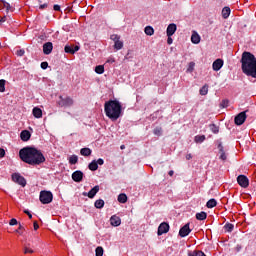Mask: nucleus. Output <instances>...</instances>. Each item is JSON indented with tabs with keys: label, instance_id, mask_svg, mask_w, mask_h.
I'll list each match as a JSON object with an SVG mask.
<instances>
[{
	"label": "nucleus",
	"instance_id": "nucleus-1",
	"mask_svg": "<svg viewBox=\"0 0 256 256\" xmlns=\"http://www.w3.org/2000/svg\"><path fill=\"white\" fill-rule=\"evenodd\" d=\"M19 157L23 163H27L28 165H41V163H45L43 152L31 146L20 149Z\"/></svg>",
	"mask_w": 256,
	"mask_h": 256
},
{
	"label": "nucleus",
	"instance_id": "nucleus-2",
	"mask_svg": "<svg viewBox=\"0 0 256 256\" xmlns=\"http://www.w3.org/2000/svg\"><path fill=\"white\" fill-rule=\"evenodd\" d=\"M240 63L242 64V73L248 77L256 79V58L251 52H243Z\"/></svg>",
	"mask_w": 256,
	"mask_h": 256
},
{
	"label": "nucleus",
	"instance_id": "nucleus-3",
	"mask_svg": "<svg viewBox=\"0 0 256 256\" xmlns=\"http://www.w3.org/2000/svg\"><path fill=\"white\" fill-rule=\"evenodd\" d=\"M104 112L108 119L117 121L123 115V106L118 100H109L104 104Z\"/></svg>",
	"mask_w": 256,
	"mask_h": 256
},
{
	"label": "nucleus",
	"instance_id": "nucleus-4",
	"mask_svg": "<svg viewBox=\"0 0 256 256\" xmlns=\"http://www.w3.org/2000/svg\"><path fill=\"white\" fill-rule=\"evenodd\" d=\"M39 199L42 205H49V203L53 201V193L51 191L42 190Z\"/></svg>",
	"mask_w": 256,
	"mask_h": 256
},
{
	"label": "nucleus",
	"instance_id": "nucleus-5",
	"mask_svg": "<svg viewBox=\"0 0 256 256\" xmlns=\"http://www.w3.org/2000/svg\"><path fill=\"white\" fill-rule=\"evenodd\" d=\"M57 104L59 107H71L73 105V98L69 96H59Z\"/></svg>",
	"mask_w": 256,
	"mask_h": 256
},
{
	"label": "nucleus",
	"instance_id": "nucleus-6",
	"mask_svg": "<svg viewBox=\"0 0 256 256\" xmlns=\"http://www.w3.org/2000/svg\"><path fill=\"white\" fill-rule=\"evenodd\" d=\"M247 111L249 110L240 112L238 115L235 116L234 118L235 125L241 126L243 125V123H245V121H247Z\"/></svg>",
	"mask_w": 256,
	"mask_h": 256
},
{
	"label": "nucleus",
	"instance_id": "nucleus-7",
	"mask_svg": "<svg viewBox=\"0 0 256 256\" xmlns=\"http://www.w3.org/2000/svg\"><path fill=\"white\" fill-rule=\"evenodd\" d=\"M12 181L21 185V187H25V185H27V180H25V177L21 176L19 173L12 174Z\"/></svg>",
	"mask_w": 256,
	"mask_h": 256
},
{
	"label": "nucleus",
	"instance_id": "nucleus-8",
	"mask_svg": "<svg viewBox=\"0 0 256 256\" xmlns=\"http://www.w3.org/2000/svg\"><path fill=\"white\" fill-rule=\"evenodd\" d=\"M237 183L243 189H247V187H249V178H247L245 175H239L237 177Z\"/></svg>",
	"mask_w": 256,
	"mask_h": 256
},
{
	"label": "nucleus",
	"instance_id": "nucleus-9",
	"mask_svg": "<svg viewBox=\"0 0 256 256\" xmlns=\"http://www.w3.org/2000/svg\"><path fill=\"white\" fill-rule=\"evenodd\" d=\"M169 223L167 222H162L159 226H158V231H157V235L159 237H161V235H164V233H169Z\"/></svg>",
	"mask_w": 256,
	"mask_h": 256
},
{
	"label": "nucleus",
	"instance_id": "nucleus-10",
	"mask_svg": "<svg viewBox=\"0 0 256 256\" xmlns=\"http://www.w3.org/2000/svg\"><path fill=\"white\" fill-rule=\"evenodd\" d=\"M99 193V185L94 186L89 192H83L82 195L84 197H89V199H93L95 195Z\"/></svg>",
	"mask_w": 256,
	"mask_h": 256
},
{
	"label": "nucleus",
	"instance_id": "nucleus-11",
	"mask_svg": "<svg viewBox=\"0 0 256 256\" xmlns=\"http://www.w3.org/2000/svg\"><path fill=\"white\" fill-rule=\"evenodd\" d=\"M84 174L81 170H76L72 173V179L75 183H81L83 181Z\"/></svg>",
	"mask_w": 256,
	"mask_h": 256
},
{
	"label": "nucleus",
	"instance_id": "nucleus-12",
	"mask_svg": "<svg viewBox=\"0 0 256 256\" xmlns=\"http://www.w3.org/2000/svg\"><path fill=\"white\" fill-rule=\"evenodd\" d=\"M176 31H177V24H175V23L169 24L166 29L167 37H173V35H175Z\"/></svg>",
	"mask_w": 256,
	"mask_h": 256
},
{
	"label": "nucleus",
	"instance_id": "nucleus-13",
	"mask_svg": "<svg viewBox=\"0 0 256 256\" xmlns=\"http://www.w3.org/2000/svg\"><path fill=\"white\" fill-rule=\"evenodd\" d=\"M79 46H73V45H69L67 44L64 47V51L65 53H69L70 55H75V53H77V51H79Z\"/></svg>",
	"mask_w": 256,
	"mask_h": 256
},
{
	"label": "nucleus",
	"instance_id": "nucleus-14",
	"mask_svg": "<svg viewBox=\"0 0 256 256\" xmlns=\"http://www.w3.org/2000/svg\"><path fill=\"white\" fill-rule=\"evenodd\" d=\"M53 52V43L52 42H46L43 45V53L44 55H51Z\"/></svg>",
	"mask_w": 256,
	"mask_h": 256
},
{
	"label": "nucleus",
	"instance_id": "nucleus-15",
	"mask_svg": "<svg viewBox=\"0 0 256 256\" xmlns=\"http://www.w3.org/2000/svg\"><path fill=\"white\" fill-rule=\"evenodd\" d=\"M223 64V59H216L212 64L213 71H221V69L223 68Z\"/></svg>",
	"mask_w": 256,
	"mask_h": 256
},
{
	"label": "nucleus",
	"instance_id": "nucleus-16",
	"mask_svg": "<svg viewBox=\"0 0 256 256\" xmlns=\"http://www.w3.org/2000/svg\"><path fill=\"white\" fill-rule=\"evenodd\" d=\"M191 233V228H189V223L185 224L183 227L179 230L180 237H187Z\"/></svg>",
	"mask_w": 256,
	"mask_h": 256
},
{
	"label": "nucleus",
	"instance_id": "nucleus-17",
	"mask_svg": "<svg viewBox=\"0 0 256 256\" xmlns=\"http://www.w3.org/2000/svg\"><path fill=\"white\" fill-rule=\"evenodd\" d=\"M218 149H219V159H221V161H227V154H225V148L223 147V143H219L218 144Z\"/></svg>",
	"mask_w": 256,
	"mask_h": 256
},
{
	"label": "nucleus",
	"instance_id": "nucleus-18",
	"mask_svg": "<svg viewBox=\"0 0 256 256\" xmlns=\"http://www.w3.org/2000/svg\"><path fill=\"white\" fill-rule=\"evenodd\" d=\"M110 224L112 225V227H119V225H121V218L117 215L111 216Z\"/></svg>",
	"mask_w": 256,
	"mask_h": 256
},
{
	"label": "nucleus",
	"instance_id": "nucleus-19",
	"mask_svg": "<svg viewBox=\"0 0 256 256\" xmlns=\"http://www.w3.org/2000/svg\"><path fill=\"white\" fill-rule=\"evenodd\" d=\"M191 42H192L194 45H199V43H201V36H200L199 33H197L196 31H194V32L192 33Z\"/></svg>",
	"mask_w": 256,
	"mask_h": 256
},
{
	"label": "nucleus",
	"instance_id": "nucleus-20",
	"mask_svg": "<svg viewBox=\"0 0 256 256\" xmlns=\"http://www.w3.org/2000/svg\"><path fill=\"white\" fill-rule=\"evenodd\" d=\"M32 115L36 119H41V117H43V110H41V108H39V107H34L32 110Z\"/></svg>",
	"mask_w": 256,
	"mask_h": 256
},
{
	"label": "nucleus",
	"instance_id": "nucleus-21",
	"mask_svg": "<svg viewBox=\"0 0 256 256\" xmlns=\"http://www.w3.org/2000/svg\"><path fill=\"white\" fill-rule=\"evenodd\" d=\"M20 138H21L23 141H29V139H31V132H29V130H23V131L20 133Z\"/></svg>",
	"mask_w": 256,
	"mask_h": 256
},
{
	"label": "nucleus",
	"instance_id": "nucleus-22",
	"mask_svg": "<svg viewBox=\"0 0 256 256\" xmlns=\"http://www.w3.org/2000/svg\"><path fill=\"white\" fill-rule=\"evenodd\" d=\"M0 7H3L4 9H6L7 13H9V11H12L11 4H9L5 0H0Z\"/></svg>",
	"mask_w": 256,
	"mask_h": 256
},
{
	"label": "nucleus",
	"instance_id": "nucleus-23",
	"mask_svg": "<svg viewBox=\"0 0 256 256\" xmlns=\"http://www.w3.org/2000/svg\"><path fill=\"white\" fill-rule=\"evenodd\" d=\"M223 229L226 233H233V229H235V225H233L232 223L227 222L224 225Z\"/></svg>",
	"mask_w": 256,
	"mask_h": 256
},
{
	"label": "nucleus",
	"instance_id": "nucleus-24",
	"mask_svg": "<svg viewBox=\"0 0 256 256\" xmlns=\"http://www.w3.org/2000/svg\"><path fill=\"white\" fill-rule=\"evenodd\" d=\"M229 15H231V8L226 6L222 9V17L223 19H229Z\"/></svg>",
	"mask_w": 256,
	"mask_h": 256
},
{
	"label": "nucleus",
	"instance_id": "nucleus-25",
	"mask_svg": "<svg viewBox=\"0 0 256 256\" xmlns=\"http://www.w3.org/2000/svg\"><path fill=\"white\" fill-rule=\"evenodd\" d=\"M206 207L208 209H213V207H217V200L215 198L208 200V202L206 203Z\"/></svg>",
	"mask_w": 256,
	"mask_h": 256
},
{
	"label": "nucleus",
	"instance_id": "nucleus-26",
	"mask_svg": "<svg viewBox=\"0 0 256 256\" xmlns=\"http://www.w3.org/2000/svg\"><path fill=\"white\" fill-rule=\"evenodd\" d=\"M94 207H96V209H103V207H105V201L103 199L96 200Z\"/></svg>",
	"mask_w": 256,
	"mask_h": 256
},
{
	"label": "nucleus",
	"instance_id": "nucleus-27",
	"mask_svg": "<svg viewBox=\"0 0 256 256\" xmlns=\"http://www.w3.org/2000/svg\"><path fill=\"white\" fill-rule=\"evenodd\" d=\"M91 153H92L91 148H82L80 150V155H82L83 157H89Z\"/></svg>",
	"mask_w": 256,
	"mask_h": 256
},
{
	"label": "nucleus",
	"instance_id": "nucleus-28",
	"mask_svg": "<svg viewBox=\"0 0 256 256\" xmlns=\"http://www.w3.org/2000/svg\"><path fill=\"white\" fill-rule=\"evenodd\" d=\"M196 219L198 221H205V219H207V212H199V213H196Z\"/></svg>",
	"mask_w": 256,
	"mask_h": 256
},
{
	"label": "nucleus",
	"instance_id": "nucleus-29",
	"mask_svg": "<svg viewBox=\"0 0 256 256\" xmlns=\"http://www.w3.org/2000/svg\"><path fill=\"white\" fill-rule=\"evenodd\" d=\"M88 169L90 171H97L99 169V166L97 165V160H93L89 165Z\"/></svg>",
	"mask_w": 256,
	"mask_h": 256
},
{
	"label": "nucleus",
	"instance_id": "nucleus-30",
	"mask_svg": "<svg viewBox=\"0 0 256 256\" xmlns=\"http://www.w3.org/2000/svg\"><path fill=\"white\" fill-rule=\"evenodd\" d=\"M95 73H97L98 75H103L105 73V67L103 65L96 66Z\"/></svg>",
	"mask_w": 256,
	"mask_h": 256
},
{
	"label": "nucleus",
	"instance_id": "nucleus-31",
	"mask_svg": "<svg viewBox=\"0 0 256 256\" xmlns=\"http://www.w3.org/2000/svg\"><path fill=\"white\" fill-rule=\"evenodd\" d=\"M78 161H79V157L77 155H72L69 158L70 165H77Z\"/></svg>",
	"mask_w": 256,
	"mask_h": 256
},
{
	"label": "nucleus",
	"instance_id": "nucleus-32",
	"mask_svg": "<svg viewBox=\"0 0 256 256\" xmlns=\"http://www.w3.org/2000/svg\"><path fill=\"white\" fill-rule=\"evenodd\" d=\"M144 33H146L147 35H149L151 37V35H154L155 30L151 26H146L144 29Z\"/></svg>",
	"mask_w": 256,
	"mask_h": 256
},
{
	"label": "nucleus",
	"instance_id": "nucleus-33",
	"mask_svg": "<svg viewBox=\"0 0 256 256\" xmlns=\"http://www.w3.org/2000/svg\"><path fill=\"white\" fill-rule=\"evenodd\" d=\"M188 256H207L201 250H194L193 252L188 253Z\"/></svg>",
	"mask_w": 256,
	"mask_h": 256
},
{
	"label": "nucleus",
	"instance_id": "nucleus-34",
	"mask_svg": "<svg viewBox=\"0 0 256 256\" xmlns=\"http://www.w3.org/2000/svg\"><path fill=\"white\" fill-rule=\"evenodd\" d=\"M154 135H156L157 137H161V135H163V128L161 127H156L153 130Z\"/></svg>",
	"mask_w": 256,
	"mask_h": 256
},
{
	"label": "nucleus",
	"instance_id": "nucleus-35",
	"mask_svg": "<svg viewBox=\"0 0 256 256\" xmlns=\"http://www.w3.org/2000/svg\"><path fill=\"white\" fill-rule=\"evenodd\" d=\"M114 49H116V51H120V49H123V41L119 40L117 42H114Z\"/></svg>",
	"mask_w": 256,
	"mask_h": 256
},
{
	"label": "nucleus",
	"instance_id": "nucleus-36",
	"mask_svg": "<svg viewBox=\"0 0 256 256\" xmlns=\"http://www.w3.org/2000/svg\"><path fill=\"white\" fill-rule=\"evenodd\" d=\"M194 141L195 143H203L205 141V135H196Z\"/></svg>",
	"mask_w": 256,
	"mask_h": 256
},
{
	"label": "nucleus",
	"instance_id": "nucleus-37",
	"mask_svg": "<svg viewBox=\"0 0 256 256\" xmlns=\"http://www.w3.org/2000/svg\"><path fill=\"white\" fill-rule=\"evenodd\" d=\"M195 71V62H190L186 70L187 73H193Z\"/></svg>",
	"mask_w": 256,
	"mask_h": 256
},
{
	"label": "nucleus",
	"instance_id": "nucleus-38",
	"mask_svg": "<svg viewBox=\"0 0 256 256\" xmlns=\"http://www.w3.org/2000/svg\"><path fill=\"white\" fill-rule=\"evenodd\" d=\"M127 201V194H119L118 195V202L119 203H125Z\"/></svg>",
	"mask_w": 256,
	"mask_h": 256
},
{
	"label": "nucleus",
	"instance_id": "nucleus-39",
	"mask_svg": "<svg viewBox=\"0 0 256 256\" xmlns=\"http://www.w3.org/2000/svg\"><path fill=\"white\" fill-rule=\"evenodd\" d=\"M209 93V86L204 85L202 88H200V95H207Z\"/></svg>",
	"mask_w": 256,
	"mask_h": 256
},
{
	"label": "nucleus",
	"instance_id": "nucleus-40",
	"mask_svg": "<svg viewBox=\"0 0 256 256\" xmlns=\"http://www.w3.org/2000/svg\"><path fill=\"white\" fill-rule=\"evenodd\" d=\"M29 241H31V243H34V245H37V243H41V238H39V236L34 235V237L30 238Z\"/></svg>",
	"mask_w": 256,
	"mask_h": 256
},
{
	"label": "nucleus",
	"instance_id": "nucleus-41",
	"mask_svg": "<svg viewBox=\"0 0 256 256\" xmlns=\"http://www.w3.org/2000/svg\"><path fill=\"white\" fill-rule=\"evenodd\" d=\"M5 83H7L5 79L0 80V93H5Z\"/></svg>",
	"mask_w": 256,
	"mask_h": 256
},
{
	"label": "nucleus",
	"instance_id": "nucleus-42",
	"mask_svg": "<svg viewBox=\"0 0 256 256\" xmlns=\"http://www.w3.org/2000/svg\"><path fill=\"white\" fill-rule=\"evenodd\" d=\"M110 39L114 41V43H117V41H121V36L117 34H113L110 36Z\"/></svg>",
	"mask_w": 256,
	"mask_h": 256
},
{
	"label": "nucleus",
	"instance_id": "nucleus-43",
	"mask_svg": "<svg viewBox=\"0 0 256 256\" xmlns=\"http://www.w3.org/2000/svg\"><path fill=\"white\" fill-rule=\"evenodd\" d=\"M96 256H103V247L98 246L95 250Z\"/></svg>",
	"mask_w": 256,
	"mask_h": 256
},
{
	"label": "nucleus",
	"instance_id": "nucleus-44",
	"mask_svg": "<svg viewBox=\"0 0 256 256\" xmlns=\"http://www.w3.org/2000/svg\"><path fill=\"white\" fill-rule=\"evenodd\" d=\"M210 129L212 133H219V127H217L215 124L210 125Z\"/></svg>",
	"mask_w": 256,
	"mask_h": 256
},
{
	"label": "nucleus",
	"instance_id": "nucleus-45",
	"mask_svg": "<svg viewBox=\"0 0 256 256\" xmlns=\"http://www.w3.org/2000/svg\"><path fill=\"white\" fill-rule=\"evenodd\" d=\"M16 55L18 57H23L25 55V50H23V49L17 50Z\"/></svg>",
	"mask_w": 256,
	"mask_h": 256
},
{
	"label": "nucleus",
	"instance_id": "nucleus-46",
	"mask_svg": "<svg viewBox=\"0 0 256 256\" xmlns=\"http://www.w3.org/2000/svg\"><path fill=\"white\" fill-rule=\"evenodd\" d=\"M221 106L224 107V108L229 107V100H222Z\"/></svg>",
	"mask_w": 256,
	"mask_h": 256
},
{
	"label": "nucleus",
	"instance_id": "nucleus-47",
	"mask_svg": "<svg viewBox=\"0 0 256 256\" xmlns=\"http://www.w3.org/2000/svg\"><path fill=\"white\" fill-rule=\"evenodd\" d=\"M40 67H41V69H47V67H49V63H47V62H42L41 64H40Z\"/></svg>",
	"mask_w": 256,
	"mask_h": 256
},
{
	"label": "nucleus",
	"instance_id": "nucleus-48",
	"mask_svg": "<svg viewBox=\"0 0 256 256\" xmlns=\"http://www.w3.org/2000/svg\"><path fill=\"white\" fill-rule=\"evenodd\" d=\"M23 225L19 224L18 229L16 230V233H19V235H23V232H21V230H23Z\"/></svg>",
	"mask_w": 256,
	"mask_h": 256
},
{
	"label": "nucleus",
	"instance_id": "nucleus-49",
	"mask_svg": "<svg viewBox=\"0 0 256 256\" xmlns=\"http://www.w3.org/2000/svg\"><path fill=\"white\" fill-rule=\"evenodd\" d=\"M106 63H109L110 65H112V63H115V58L109 57V58L107 59Z\"/></svg>",
	"mask_w": 256,
	"mask_h": 256
},
{
	"label": "nucleus",
	"instance_id": "nucleus-50",
	"mask_svg": "<svg viewBox=\"0 0 256 256\" xmlns=\"http://www.w3.org/2000/svg\"><path fill=\"white\" fill-rule=\"evenodd\" d=\"M97 165H104L105 163V160H103V158H99L97 161H96Z\"/></svg>",
	"mask_w": 256,
	"mask_h": 256
},
{
	"label": "nucleus",
	"instance_id": "nucleus-51",
	"mask_svg": "<svg viewBox=\"0 0 256 256\" xmlns=\"http://www.w3.org/2000/svg\"><path fill=\"white\" fill-rule=\"evenodd\" d=\"M17 219H15V218H12L11 220H10V222H9V225H11V226H13V225H17Z\"/></svg>",
	"mask_w": 256,
	"mask_h": 256
},
{
	"label": "nucleus",
	"instance_id": "nucleus-52",
	"mask_svg": "<svg viewBox=\"0 0 256 256\" xmlns=\"http://www.w3.org/2000/svg\"><path fill=\"white\" fill-rule=\"evenodd\" d=\"M5 157V149L0 148V159H3Z\"/></svg>",
	"mask_w": 256,
	"mask_h": 256
},
{
	"label": "nucleus",
	"instance_id": "nucleus-53",
	"mask_svg": "<svg viewBox=\"0 0 256 256\" xmlns=\"http://www.w3.org/2000/svg\"><path fill=\"white\" fill-rule=\"evenodd\" d=\"M24 253L27 254V253H34L33 249H30L28 247H25L24 248Z\"/></svg>",
	"mask_w": 256,
	"mask_h": 256
},
{
	"label": "nucleus",
	"instance_id": "nucleus-54",
	"mask_svg": "<svg viewBox=\"0 0 256 256\" xmlns=\"http://www.w3.org/2000/svg\"><path fill=\"white\" fill-rule=\"evenodd\" d=\"M24 213L28 215L29 219H33V215L31 214V212H29V210H24Z\"/></svg>",
	"mask_w": 256,
	"mask_h": 256
},
{
	"label": "nucleus",
	"instance_id": "nucleus-55",
	"mask_svg": "<svg viewBox=\"0 0 256 256\" xmlns=\"http://www.w3.org/2000/svg\"><path fill=\"white\" fill-rule=\"evenodd\" d=\"M53 9H54V11H61V6L55 4V5L53 6Z\"/></svg>",
	"mask_w": 256,
	"mask_h": 256
},
{
	"label": "nucleus",
	"instance_id": "nucleus-56",
	"mask_svg": "<svg viewBox=\"0 0 256 256\" xmlns=\"http://www.w3.org/2000/svg\"><path fill=\"white\" fill-rule=\"evenodd\" d=\"M167 43H168V45L173 44V38H171V36H168Z\"/></svg>",
	"mask_w": 256,
	"mask_h": 256
},
{
	"label": "nucleus",
	"instance_id": "nucleus-57",
	"mask_svg": "<svg viewBox=\"0 0 256 256\" xmlns=\"http://www.w3.org/2000/svg\"><path fill=\"white\" fill-rule=\"evenodd\" d=\"M33 227H34V231H37V229H39V224L37 223V221L33 223Z\"/></svg>",
	"mask_w": 256,
	"mask_h": 256
},
{
	"label": "nucleus",
	"instance_id": "nucleus-58",
	"mask_svg": "<svg viewBox=\"0 0 256 256\" xmlns=\"http://www.w3.org/2000/svg\"><path fill=\"white\" fill-rule=\"evenodd\" d=\"M7 21V16H4L0 19V23H5Z\"/></svg>",
	"mask_w": 256,
	"mask_h": 256
},
{
	"label": "nucleus",
	"instance_id": "nucleus-59",
	"mask_svg": "<svg viewBox=\"0 0 256 256\" xmlns=\"http://www.w3.org/2000/svg\"><path fill=\"white\" fill-rule=\"evenodd\" d=\"M168 175H169L170 177H173V175H175V172H174L173 170H170V171L168 172Z\"/></svg>",
	"mask_w": 256,
	"mask_h": 256
},
{
	"label": "nucleus",
	"instance_id": "nucleus-60",
	"mask_svg": "<svg viewBox=\"0 0 256 256\" xmlns=\"http://www.w3.org/2000/svg\"><path fill=\"white\" fill-rule=\"evenodd\" d=\"M186 159L189 161L190 159H193V156L191 154H187Z\"/></svg>",
	"mask_w": 256,
	"mask_h": 256
},
{
	"label": "nucleus",
	"instance_id": "nucleus-61",
	"mask_svg": "<svg viewBox=\"0 0 256 256\" xmlns=\"http://www.w3.org/2000/svg\"><path fill=\"white\" fill-rule=\"evenodd\" d=\"M236 251H237V253H239V251H241V245L236 246Z\"/></svg>",
	"mask_w": 256,
	"mask_h": 256
},
{
	"label": "nucleus",
	"instance_id": "nucleus-62",
	"mask_svg": "<svg viewBox=\"0 0 256 256\" xmlns=\"http://www.w3.org/2000/svg\"><path fill=\"white\" fill-rule=\"evenodd\" d=\"M46 7H47V4H42V5H40V9H46Z\"/></svg>",
	"mask_w": 256,
	"mask_h": 256
},
{
	"label": "nucleus",
	"instance_id": "nucleus-63",
	"mask_svg": "<svg viewBox=\"0 0 256 256\" xmlns=\"http://www.w3.org/2000/svg\"><path fill=\"white\" fill-rule=\"evenodd\" d=\"M120 149H125V145H121V146H120Z\"/></svg>",
	"mask_w": 256,
	"mask_h": 256
}]
</instances>
